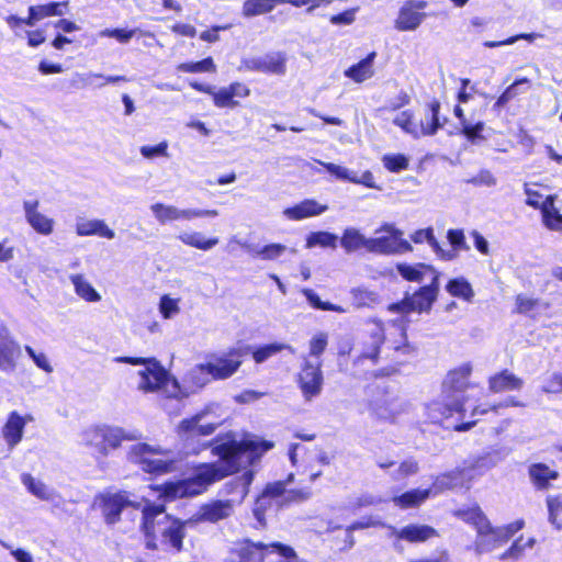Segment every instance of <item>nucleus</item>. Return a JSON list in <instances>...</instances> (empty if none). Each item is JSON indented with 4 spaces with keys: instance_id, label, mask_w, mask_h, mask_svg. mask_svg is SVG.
Wrapping results in <instances>:
<instances>
[{
    "instance_id": "obj_30",
    "label": "nucleus",
    "mask_w": 562,
    "mask_h": 562,
    "mask_svg": "<svg viewBox=\"0 0 562 562\" xmlns=\"http://www.w3.org/2000/svg\"><path fill=\"white\" fill-rule=\"evenodd\" d=\"M396 271L406 281L418 283L423 282L427 273H430L431 277L435 276V273H439L432 266L425 263H397Z\"/></svg>"
},
{
    "instance_id": "obj_53",
    "label": "nucleus",
    "mask_w": 562,
    "mask_h": 562,
    "mask_svg": "<svg viewBox=\"0 0 562 562\" xmlns=\"http://www.w3.org/2000/svg\"><path fill=\"white\" fill-rule=\"evenodd\" d=\"M413 112L406 110L397 114L394 117L393 123L414 138H418L420 136L419 127L413 122Z\"/></svg>"
},
{
    "instance_id": "obj_28",
    "label": "nucleus",
    "mask_w": 562,
    "mask_h": 562,
    "mask_svg": "<svg viewBox=\"0 0 562 562\" xmlns=\"http://www.w3.org/2000/svg\"><path fill=\"white\" fill-rule=\"evenodd\" d=\"M21 353L20 346L5 335H0V370L12 371Z\"/></svg>"
},
{
    "instance_id": "obj_57",
    "label": "nucleus",
    "mask_w": 562,
    "mask_h": 562,
    "mask_svg": "<svg viewBox=\"0 0 562 562\" xmlns=\"http://www.w3.org/2000/svg\"><path fill=\"white\" fill-rule=\"evenodd\" d=\"M138 32V29H104L99 32L100 37H112L121 44H127L132 37Z\"/></svg>"
},
{
    "instance_id": "obj_47",
    "label": "nucleus",
    "mask_w": 562,
    "mask_h": 562,
    "mask_svg": "<svg viewBox=\"0 0 562 562\" xmlns=\"http://www.w3.org/2000/svg\"><path fill=\"white\" fill-rule=\"evenodd\" d=\"M282 350H289L291 353H294V349L290 345L282 344V342H272V344L265 345V346L257 348L252 352V357L257 363H262L267 359H269L270 357L277 355L278 352H280Z\"/></svg>"
},
{
    "instance_id": "obj_38",
    "label": "nucleus",
    "mask_w": 562,
    "mask_h": 562,
    "mask_svg": "<svg viewBox=\"0 0 562 562\" xmlns=\"http://www.w3.org/2000/svg\"><path fill=\"white\" fill-rule=\"evenodd\" d=\"M554 195H548L541 203V213L544 225L553 231L562 229V214L554 209Z\"/></svg>"
},
{
    "instance_id": "obj_43",
    "label": "nucleus",
    "mask_w": 562,
    "mask_h": 562,
    "mask_svg": "<svg viewBox=\"0 0 562 562\" xmlns=\"http://www.w3.org/2000/svg\"><path fill=\"white\" fill-rule=\"evenodd\" d=\"M178 238L186 245L198 248L200 250H210L218 244V238L213 237L205 239L202 233L199 232H183L179 234Z\"/></svg>"
},
{
    "instance_id": "obj_54",
    "label": "nucleus",
    "mask_w": 562,
    "mask_h": 562,
    "mask_svg": "<svg viewBox=\"0 0 562 562\" xmlns=\"http://www.w3.org/2000/svg\"><path fill=\"white\" fill-rule=\"evenodd\" d=\"M304 296L306 297L307 302L316 310L322 311H331L337 313H346L347 310L344 308L340 305H336L329 302H323L319 296L311 289H304L303 291Z\"/></svg>"
},
{
    "instance_id": "obj_34",
    "label": "nucleus",
    "mask_w": 562,
    "mask_h": 562,
    "mask_svg": "<svg viewBox=\"0 0 562 562\" xmlns=\"http://www.w3.org/2000/svg\"><path fill=\"white\" fill-rule=\"evenodd\" d=\"M22 483L31 494L43 501L56 503V501L59 499V495L53 488H49L43 482L35 480L31 474H23Z\"/></svg>"
},
{
    "instance_id": "obj_3",
    "label": "nucleus",
    "mask_w": 562,
    "mask_h": 562,
    "mask_svg": "<svg viewBox=\"0 0 562 562\" xmlns=\"http://www.w3.org/2000/svg\"><path fill=\"white\" fill-rule=\"evenodd\" d=\"M143 435L137 429H124L117 426L95 425L81 431L80 442L100 457H108L111 449H117L122 441H136Z\"/></svg>"
},
{
    "instance_id": "obj_33",
    "label": "nucleus",
    "mask_w": 562,
    "mask_h": 562,
    "mask_svg": "<svg viewBox=\"0 0 562 562\" xmlns=\"http://www.w3.org/2000/svg\"><path fill=\"white\" fill-rule=\"evenodd\" d=\"M528 473L531 482L538 490H547L550 486V482L559 477V473L554 470H551L544 463L531 464L529 467Z\"/></svg>"
},
{
    "instance_id": "obj_44",
    "label": "nucleus",
    "mask_w": 562,
    "mask_h": 562,
    "mask_svg": "<svg viewBox=\"0 0 562 562\" xmlns=\"http://www.w3.org/2000/svg\"><path fill=\"white\" fill-rule=\"evenodd\" d=\"M454 515L464 522L473 526L476 531L483 526L486 527V522L488 521V518L479 506L458 509Z\"/></svg>"
},
{
    "instance_id": "obj_26",
    "label": "nucleus",
    "mask_w": 562,
    "mask_h": 562,
    "mask_svg": "<svg viewBox=\"0 0 562 562\" xmlns=\"http://www.w3.org/2000/svg\"><path fill=\"white\" fill-rule=\"evenodd\" d=\"M369 340L366 341L362 357L376 361L380 348L385 340L384 325L380 319H372L369 322Z\"/></svg>"
},
{
    "instance_id": "obj_41",
    "label": "nucleus",
    "mask_w": 562,
    "mask_h": 562,
    "mask_svg": "<svg viewBox=\"0 0 562 562\" xmlns=\"http://www.w3.org/2000/svg\"><path fill=\"white\" fill-rule=\"evenodd\" d=\"M352 305L357 308L371 307L380 302V295L363 286L352 288L350 290Z\"/></svg>"
},
{
    "instance_id": "obj_7",
    "label": "nucleus",
    "mask_w": 562,
    "mask_h": 562,
    "mask_svg": "<svg viewBox=\"0 0 562 562\" xmlns=\"http://www.w3.org/2000/svg\"><path fill=\"white\" fill-rule=\"evenodd\" d=\"M463 405L460 397L447 400L443 397L442 392L439 400L432 401L426 406V412L429 422L432 424H440L445 428H453L458 431H467L475 425V422L460 424L449 422L454 414H460Z\"/></svg>"
},
{
    "instance_id": "obj_63",
    "label": "nucleus",
    "mask_w": 562,
    "mask_h": 562,
    "mask_svg": "<svg viewBox=\"0 0 562 562\" xmlns=\"http://www.w3.org/2000/svg\"><path fill=\"white\" fill-rule=\"evenodd\" d=\"M462 126V134L470 140L471 143H476L479 140L484 139L482 136V132L484 130V123L483 122H476L475 124H472L471 122L467 121L463 122Z\"/></svg>"
},
{
    "instance_id": "obj_24",
    "label": "nucleus",
    "mask_w": 562,
    "mask_h": 562,
    "mask_svg": "<svg viewBox=\"0 0 562 562\" xmlns=\"http://www.w3.org/2000/svg\"><path fill=\"white\" fill-rule=\"evenodd\" d=\"M328 210L325 204H319L313 199H306L302 202L283 210V215L291 221H302L307 217L317 216Z\"/></svg>"
},
{
    "instance_id": "obj_1",
    "label": "nucleus",
    "mask_w": 562,
    "mask_h": 562,
    "mask_svg": "<svg viewBox=\"0 0 562 562\" xmlns=\"http://www.w3.org/2000/svg\"><path fill=\"white\" fill-rule=\"evenodd\" d=\"M272 447L273 443L266 440L245 439L238 441L231 435L225 439L217 437L212 443V454L218 458L217 461L200 463L191 476L166 483L165 496L181 498L200 495L212 484L255 463Z\"/></svg>"
},
{
    "instance_id": "obj_14",
    "label": "nucleus",
    "mask_w": 562,
    "mask_h": 562,
    "mask_svg": "<svg viewBox=\"0 0 562 562\" xmlns=\"http://www.w3.org/2000/svg\"><path fill=\"white\" fill-rule=\"evenodd\" d=\"M425 0H407L400 8L395 20V29L398 31H415L425 20L426 14L420 12L427 8Z\"/></svg>"
},
{
    "instance_id": "obj_11",
    "label": "nucleus",
    "mask_w": 562,
    "mask_h": 562,
    "mask_svg": "<svg viewBox=\"0 0 562 562\" xmlns=\"http://www.w3.org/2000/svg\"><path fill=\"white\" fill-rule=\"evenodd\" d=\"M385 232L387 236L370 238L369 252L381 255H397L413 250L412 245L402 238L403 232L393 224H383L375 233Z\"/></svg>"
},
{
    "instance_id": "obj_31",
    "label": "nucleus",
    "mask_w": 562,
    "mask_h": 562,
    "mask_svg": "<svg viewBox=\"0 0 562 562\" xmlns=\"http://www.w3.org/2000/svg\"><path fill=\"white\" fill-rule=\"evenodd\" d=\"M471 479L472 477L468 472V469L463 464L461 468H457L453 471L437 476L435 485L439 488L463 487L465 485V481Z\"/></svg>"
},
{
    "instance_id": "obj_51",
    "label": "nucleus",
    "mask_w": 562,
    "mask_h": 562,
    "mask_svg": "<svg viewBox=\"0 0 562 562\" xmlns=\"http://www.w3.org/2000/svg\"><path fill=\"white\" fill-rule=\"evenodd\" d=\"M177 70L181 72H215L216 66L212 57L204 58L200 61L182 63L177 66Z\"/></svg>"
},
{
    "instance_id": "obj_27",
    "label": "nucleus",
    "mask_w": 562,
    "mask_h": 562,
    "mask_svg": "<svg viewBox=\"0 0 562 562\" xmlns=\"http://www.w3.org/2000/svg\"><path fill=\"white\" fill-rule=\"evenodd\" d=\"M522 386V379L518 378L508 370H503L488 379V389L493 393L519 391Z\"/></svg>"
},
{
    "instance_id": "obj_15",
    "label": "nucleus",
    "mask_w": 562,
    "mask_h": 562,
    "mask_svg": "<svg viewBox=\"0 0 562 562\" xmlns=\"http://www.w3.org/2000/svg\"><path fill=\"white\" fill-rule=\"evenodd\" d=\"M147 501H135L127 492L111 494L103 499L102 512L106 524L114 525L119 521L122 510L125 507L143 508Z\"/></svg>"
},
{
    "instance_id": "obj_62",
    "label": "nucleus",
    "mask_w": 562,
    "mask_h": 562,
    "mask_svg": "<svg viewBox=\"0 0 562 562\" xmlns=\"http://www.w3.org/2000/svg\"><path fill=\"white\" fill-rule=\"evenodd\" d=\"M464 182L474 187H494L497 180L490 170L482 169L476 176L465 179Z\"/></svg>"
},
{
    "instance_id": "obj_40",
    "label": "nucleus",
    "mask_w": 562,
    "mask_h": 562,
    "mask_svg": "<svg viewBox=\"0 0 562 562\" xmlns=\"http://www.w3.org/2000/svg\"><path fill=\"white\" fill-rule=\"evenodd\" d=\"M68 1L64 2H49L46 4L31 5L29 11H32L33 19L43 20L47 16H61L66 13Z\"/></svg>"
},
{
    "instance_id": "obj_60",
    "label": "nucleus",
    "mask_w": 562,
    "mask_h": 562,
    "mask_svg": "<svg viewBox=\"0 0 562 562\" xmlns=\"http://www.w3.org/2000/svg\"><path fill=\"white\" fill-rule=\"evenodd\" d=\"M328 345V335L324 331H319L315 334L310 340V356L313 358H318L325 351Z\"/></svg>"
},
{
    "instance_id": "obj_49",
    "label": "nucleus",
    "mask_w": 562,
    "mask_h": 562,
    "mask_svg": "<svg viewBox=\"0 0 562 562\" xmlns=\"http://www.w3.org/2000/svg\"><path fill=\"white\" fill-rule=\"evenodd\" d=\"M150 210L161 225L168 222L179 221V209L177 206L155 203L150 206Z\"/></svg>"
},
{
    "instance_id": "obj_36",
    "label": "nucleus",
    "mask_w": 562,
    "mask_h": 562,
    "mask_svg": "<svg viewBox=\"0 0 562 562\" xmlns=\"http://www.w3.org/2000/svg\"><path fill=\"white\" fill-rule=\"evenodd\" d=\"M69 280L74 285L76 294L87 302H99L101 295L82 274H70Z\"/></svg>"
},
{
    "instance_id": "obj_61",
    "label": "nucleus",
    "mask_w": 562,
    "mask_h": 562,
    "mask_svg": "<svg viewBox=\"0 0 562 562\" xmlns=\"http://www.w3.org/2000/svg\"><path fill=\"white\" fill-rule=\"evenodd\" d=\"M447 239L452 247L451 250H453L456 255L458 251H467L470 249L462 229H449L447 232Z\"/></svg>"
},
{
    "instance_id": "obj_29",
    "label": "nucleus",
    "mask_w": 562,
    "mask_h": 562,
    "mask_svg": "<svg viewBox=\"0 0 562 562\" xmlns=\"http://www.w3.org/2000/svg\"><path fill=\"white\" fill-rule=\"evenodd\" d=\"M375 57L376 53L371 52L366 58L346 69L345 76L357 83L370 79L374 75L373 63Z\"/></svg>"
},
{
    "instance_id": "obj_20",
    "label": "nucleus",
    "mask_w": 562,
    "mask_h": 562,
    "mask_svg": "<svg viewBox=\"0 0 562 562\" xmlns=\"http://www.w3.org/2000/svg\"><path fill=\"white\" fill-rule=\"evenodd\" d=\"M268 544L263 542H252L249 539L236 543L232 550L233 562H263V558L269 553Z\"/></svg>"
},
{
    "instance_id": "obj_56",
    "label": "nucleus",
    "mask_w": 562,
    "mask_h": 562,
    "mask_svg": "<svg viewBox=\"0 0 562 562\" xmlns=\"http://www.w3.org/2000/svg\"><path fill=\"white\" fill-rule=\"evenodd\" d=\"M383 166L391 172H400L408 168V158L403 154L385 155Z\"/></svg>"
},
{
    "instance_id": "obj_12",
    "label": "nucleus",
    "mask_w": 562,
    "mask_h": 562,
    "mask_svg": "<svg viewBox=\"0 0 562 562\" xmlns=\"http://www.w3.org/2000/svg\"><path fill=\"white\" fill-rule=\"evenodd\" d=\"M285 55L281 52L263 56L246 57L240 61L239 70L258 71L263 74L283 75L285 72Z\"/></svg>"
},
{
    "instance_id": "obj_50",
    "label": "nucleus",
    "mask_w": 562,
    "mask_h": 562,
    "mask_svg": "<svg viewBox=\"0 0 562 562\" xmlns=\"http://www.w3.org/2000/svg\"><path fill=\"white\" fill-rule=\"evenodd\" d=\"M338 236L329 232H314L307 236L306 247L315 246L336 248Z\"/></svg>"
},
{
    "instance_id": "obj_17",
    "label": "nucleus",
    "mask_w": 562,
    "mask_h": 562,
    "mask_svg": "<svg viewBox=\"0 0 562 562\" xmlns=\"http://www.w3.org/2000/svg\"><path fill=\"white\" fill-rule=\"evenodd\" d=\"M243 356L240 349H232L229 352L209 361V372H211L212 379L224 380L232 376L239 369Z\"/></svg>"
},
{
    "instance_id": "obj_37",
    "label": "nucleus",
    "mask_w": 562,
    "mask_h": 562,
    "mask_svg": "<svg viewBox=\"0 0 562 562\" xmlns=\"http://www.w3.org/2000/svg\"><path fill=\"white\" fill-rule=\"evenodd\" d=\"M429 495H430L429 488H426V490L415 488V490L407 491V492L403 493L402 495L394 496L392 498V501L396 506H398L403 509H406V508L419 506L423 502H425L429 497Z\"/></svg>"
},
{
    "instance_id": "obj_5",
    "label": "nucleus",
    "mask_w": 562,
    "mask_h": 562,
    "mask_svg": "<svg viewBox=\"0 0 562 562\" xmlns=\"http://www.w3.org/2000/svg\"><path fill=\"white\" fill-rule=\"evenodd\" d=\"M165 453L166 451L159 446L136 443L130 448L127 459L130 462L137 464L144 472L159 475L177 469L175 460L156 458V456Z\"/></svg>"
},
{
    "instance_id": "obj_46",
    "label": "nucleus",
    "mask_w": 562,
    "mask_h": 562,
    "mask_svg": "<svg viewBox=\"0 0 562 562\" xmlns=\"http://www.w3.org/2000/svg\"><path fill=\"white\" fill-rule=\"evenodd\" d=\"M94 79H103V82H100L97 85V87L101 88L105 83H116L121 81H127V78L125 76H103L101 74H76V80H74V83H80L81 87H87L93 85Z\"/></svg>"
},
{
    "instance_id": "obj_52",
    "label": "nucleus",
    "mask_w": 562,
    "mask_h": 562,
    "mask_svg": "<svg viewBox=\"0 0 562 562\" xmlns=\"http://www.w3.org/2000/svg\"><path fill=\"white\" fill-rule=\"evenodd\" d=\"M439 110H440V103L438 101H432L429 104V111L431 114V119L429 122H422L419 127L420 135H435L437 131L441 127V124L439 122Z\"/></svg>"
},
{
    "instance_id": "obj_18",
    "label": "nucleus",
    "mask_w": 562,
    "mask_h": 562,
    "mask_svg": "<svg viewBox=\"0 0 562 562\" xmlns=\"http://www.w3.org/2000/svg\"><path fill=\"white\" fill-rule=\"evenodd\" d=\"M234 513V503L229 499H216L202 505L193 515V522H218L231 517Z\"/></svg>"
},
{
    "instance_id": "obj_35",
    "label": "nucleus",
    "mask_w": 562,
    "mask_h": 562,
    "mask_svg": "<svg viewBox=\"0 0 562 562\" xmlns=\"http://www.w3.org/2000/svg\"><path fill=\"white\" fill-rule=\"evenodd\" d=\"M369 241L370 238H367L355 227L346 228L340 238V245L348 254L357 251L360 248H366L369 251Z\"/></svg>"
},
{
    "instance_id": "obj_32",
    "label": "nucleus",
    "mask_w": 562,
    "mask_h": 562,
    "mask_svg": "<svg viewBox=\"0 0 562 562\" xmlns=\"http://www.w3.org/2000/svg\"><path fill=\"white\" fill-rule=\"evenodd\" d=\"M76 233L79 236L98 235L108 239H113L115 233L102 220L81 221L76 224Z\"/></svg>"
},
{
    "instance_id": "obj_9",
    "label": "nucleus",
    "mask_w": 562,
    "mask_h": 562,
    "mask_svg": "<svg viewBox=\"0 0 562 562\" xmlns=\"http://www.w3.org/2000/svg\"><path fill=\"white\" fill-rule=\"evenodd\" d=\"M296 383L305 402L318 397L323 391L324 375L321 360L303 358Z\"/></svg>"
},
{
    "instance_id": "obj_58",
    "label": "nucleus",
    "mask_w": 562,
    "mask_h": 562,
    "mask_svg": "<svg viewBox=\"0 0 562 562\" xmlns=\"http://www.w3.org/2000/svg\"><path fill=\"white\" fill-rule=\"evenodd\" d=\"M285 250L286 247L282 244H269L261 248L252 249L254 254L263 260H274L282 256Z\"/></svg>"
},
{
    "instance_id": "obj_2",
    "label": "nucleus",
    "mask_w": 562,
    "mask_h": 562,
    "mask_svg": "<svg viewBox=\"0 0 562 562\" xmlns=\"http://www.w3.org/2000/svg\"><path fill=\"white\" fill-rule=\"evenodd\" d=\"M142 514V530L146 538L147 549H158V539L160 544L166 548L175 551L182 549L184 524L178 519H171L169 515L165 514V506L162 504L146 502Z\"/></svg>"
},
{
    "instance_id": "obj_55",
    "label": "nucleus",
    "mask_w": 562,
    "mask_h": 562,
    "mask_svg": "<svg viewBox=\"0 0 562 562\" xmlns=\"http://www.w3.org/2000/svg\"><path fill=\"white\" fill-rule=\"evenodd\" d=\"M529 80L527 78H520L515 80L506 90L498 97L496 100L494 108L501 109L504 108L510 100H513L519 92L518 87L521 85H528Z\"/></svg>"
},
{
    "instance_id": "obj_16",
    "label": "nucleus",
    "mask_w": 562,
    "mask_h": 562,
    "mask_svg": "<svg viewBox=\"0 0 562 562\" xmlns=\"http://www.w3.org/2000/svg\"><path fill=\"white\" fill-rule=\"evenodd\" d=\"M472 372L470 363H464L459 368L451 370L442 383L443 397L447 400L460 397L464 403V391L469 386V376Z\"/></svg>"
},
{
    "instance_id": "obj_45",
    "label": "nucleus",
    "mask_w": 562,
    "mask_h": 562,
    "mask_svg": "<svg viewBox=\"0 0 562 562\" xmlns=\"http://www.w3.org/2000/svg\"><path fill=\"white\" fill-rule=\"evenodd\" d=\"M212 380L211 372H209V364H196L186 374V381L196 389L204 387Z\"/></svg>"
},
{
    "instance_id": "obj_42",
    "label": "nucleus",
    "mask_w": 562,
    "mask_h": 562,
    "mask_svg": "<svg viewBox=\"0 0 562 562\" xmlns=\"http://www.w3.org/2000/svg\"><path fill=\"white\" fill-rule=\"evenodd\" d=\"M446 290L452 296L463 299L467 302H471L474 296L472 285L463 277L451 279L447 283Z\"/></svg>"
},
{
    "instance_id": "obj_4",
    "label": "nucleus",
    "mask_w": 562,
    "mask_h": 562,
    "mask_svg": "<svg viewBox=\"0 0 562 562\" xmlns=\"http://www.w3.org/2000/svg\"><path fill=\"white\" fill-rule=\"evenodd\" d=\"M293 480L290 474L286 481H277L266 485L261 495L256 499L252 513L257 521L265 527L266 516L283 504L292 502H302L311 497L310 490H290L286 491L285 485Z\"/></svg>"
},
{
    "instance_id": "obj_6",
    "label": "nucleus",
    "mask_w": 562,
    "mask_h": 562,
    "mask_svg": "<svg viewBox=\"0 0 562 562\" xmlns=\"http://www.w3.org/2000/svg\"><path fill=\"white\" fill-rule=\"evenodd\" d=\"M440 273L431 277L429 284L419 288L413 294L406 293L401 302L389 305V311L395 313H428L438 297Z\"/></svg>"
},
{
    "instance_id": "obj_10",
    "label": "nucleus",
    "mask_w": 562,
    "mask_h": 562,
    "mask_svg": "<svg viewBox=\"0 0 562 562\" xmlns=\"http://www.w3.org/2000/svg\"><path fill=\"white\" fill-rule=\"evenodd\" d=\"M218 406L215 404L206 405L190 418L183 419L178 426V435L184 441L193 440L201 436L212 435L222 424L221 419L203 423L207 416L212 415Z\"/></svg>"
},
{
    "instance_id": "obj_64",
    "label": "nucleus",
    "mask_w": 562,
    "mask_h": 562,
    "mask_svg": "<svg viewBox=\"0 0 562 562\" xmlns=\"http://www.w3.org/2000/svg\"><path fill=\"white\" fill-rule=\"evenodd\" d=\"M159 311L164 318L169 319L177 315L180 311L178 301L168 295H164L159 302Z\"/></svg>"
},
{
    "instance_id": "obj_8",
    "label": "nucleus",
    "mask_w": 562,
    "mask_h": 562,
    "mask_svg": "<svg viewBox=\"0 0 562 562\" xmlns=\"http://www.w3.org/2000/svg\"><path fill=\"white\" fill-rule=\"evenodd\" d=\"M115 361L133 366L144 364V369L139 370L138 372L140 378L138 389L145 392H154L159 390L169 382L168 372L156 359L117 357L115 358Z\"/></svg>"
},
{
    "instance_id": "obj_59",
    "label": "nucleus",
    "mask_w": 562,
    "mask_h": 562,
    "mask_svg": "<svg viewBox=\"0 0 562 562\" xmlns=\"http://www.w3.org/2000/svg\"><path fill=\"white\" fill-rule=\"evenodd\" d=\"M210 95L213 97V102L217 108H235L238 105V102L233 99L228 87L221 88L217 91L215 90L214 87L213 93H211Z\"/></svg>"
},
{
    "instance_id": "obj_22",
    "label": "nucleus",
    "mask_w": 562,
    "mask_h": 562,
    "mask_svg": "<svg viewBox=\"0 0 562 562\" xmlns=\"http://www.w3.org/2000/svg\"><path fill=\"white\" fill-rule=\"evenodd\" d=\"M330 175L335 176L339 180L349 181L357 184H363L367 188L378 189L381 188L374 182L373 173L369 170L364 171L360 177L356 172L349 170L346 167L317 160Z\"/></svg>"
},
{
    "instance_id": "obj_39",
    "label": "nucleus",
    "mask_w": 562,
    "mask_h": 562,
    "mask_svg": "<svg viewBox=\"0 0 562 562\" xmlns=\"http://www.w3.org/2000/svg\"><path fill=\"white\" fill-rule=\"evenodd\" d=\"M282 3H285V0H246L243 4V15L245 18H252L270 13L276 4Z\"/></svg>"
},
{
    "instance_id": "obj_19",
    "label": "nucleus",
    "mask_w": 562,
    "mask_h": 562,
    "mask_svg": "<svg viewBox=\"0 0 562 562\" xmlns=\"http://www.w3.org/2000/svg\"><path fill=\"white\" fill-rule=\"evenodd\" d=\"M508 453L509 451L506 448L492 449L483 454L469 458L464 461V465L471 477L475 474L481 475L496 467Z\"/></svg>"
},
{
    "instance_id": "obj_23",
    "label": "nucleus",
    "mask_w": 562,
    "mask_h": 562,
    "mask_svg": "<svg viewBox=\"0 0 562 562\" xmlns=\"http://www.w3.org/2000/svg\"><path fill=\"white\" fill-rule=\"evenodd\" d=\"M27 420H33V417L30 415L23 417L18 412L10 413L2 428V436L10 449H13L22 440Z\"/></svg>"
},
{
    "instance_id": "obj_21",
    "label": "nucleus",
    "mask_w": 562,
    "mask_h": 562,
    "mask_svg": "<svg viewBox=\"0 0 562 562\" xmlns=\"http://www.w3.org/2000/svg\"><path fill=\"white\" fill-rule=\"evenodd\" d=\"M499 527H493L491 521L486 522V527L483 526L476 531V538L474 541V550L476 554H483L493 551L494 549L506 543L504 540V533Z\"/></svg>"
},
{
    "instance_id": "obj_25",
    "label": "nucleus",
    "mask_w": 562,
    "mask_h": 562,
    "mask_svg": "<svg viewBox=\"0 0 562 562\" xmlns=\"http://www.w3.org/2000/svg\"><path fill=\"white\" fill-rule=\"evenodd\" d=\"M38 201H24L23 209L26 222L31 227L42 235H49L53 232L54 221L37 211Z\"/></svg>"
},
{
    "instance_id": "obj_13",
    "label": "nucleus",
    "mask_w": 562,
    "mask_h": 562,
    "mask_svg": "<svg viewBox=\"0 0 562 562\" xmlns=\"http://www.w3.org/2000/svg\"><path fill=\"white\" fill-rule=\"evenodd\" d=\"M387 529L390 530V537L395 538L393 543L394 549L400 552L403 551L401 540H405L412 543L425 542L428 539L438 536L437 530L428 525L411 524L404 526L401 529H397L393 526H387Z\"/></svg>"
},
{
    "instance_id": "obj_48",
    "label": "nucleus",
    "mask_w": 562,
    "mask_h": 562,
    "mask_svg": "<svg viewBox=\"0 0 562 562\" xmlns=\"http://www.w3.org/2000/svg\"><path fill=\"white\" fill-rule=\"evenodd\" d=\"M269 553H276L278 555V560L276 562H306L301 559L295 550L284 543L281 542H271L268 544Z\"/></svg>"
}]
</instances>
